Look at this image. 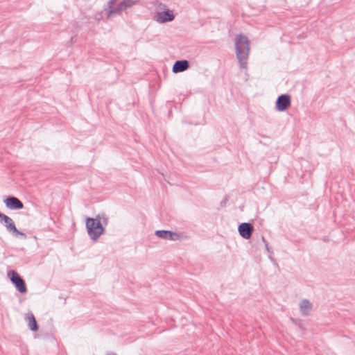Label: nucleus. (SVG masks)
Returning <instances> with one entry per match:
<instances>
[{"label": "nucleus", "instance_id": "423d86ee", "mask_svg": "<svg viewBox=\"0 0 355 355\" xmlns=\"http://www.w3.org/2000/svg\"><path fill=\"white\" fill-rule=\"evenodd\" d=\"M6 205L13 209H19L23 208L22 202L15 197H9L5 200Z\"/></svg>", "mask_w": 355, "mask_h": 355}, {"label": "nucleus", "instance_id": "6e6552de", "mask_svg": "<svg viewBox=\"0 0 355 355\" xmlns=\"http://www.w3.org/2000/svg\"><path fill=\"white\" fill-rule=\"evenodd\" d=\"M174 19V15L172 11L166 10L159 12L157 15V21L160 22H165L172 21Z\"/></svg>", "mask_w": 355, "mask_h": 355}, {"label": "nucleus", "instance_id": "39448f33", "mask_svg": "<svg viewBox=\"0 0 355 355\" xmlns=\"http://www.w3.org/2000/svg\"><path fill=\"white\" fill-rule=\"evenodd\" d=\"M253 230L254 227L250 223H244L239 226V232L241 236L245 239H248L251 237Z\"/></svg>", "mask_w": 355, "mask_h": 355}, {"label": "nucleus", "instance_id": "20e7f679", "mask_svg": "<svg viewBox=\"0 0 355 355\" xmlns=\"http://www.w3.org/2000/svg\"><path fill=\"white\" fill-rule=\"evenodd\" d=\"M290 105L291 98L288 95L280 96L276 102V107L279 111H284L288 108Z\"/></svg>", "mask_w": 355, "mask_h": 355}, {"label": "nucleus", "instance_id": "f03ea898", "mask_svg": "<svg viewBox=\"0 0 355 355\" xmlns=\"http://www.w3.org/2000/svg\"><path fill=\"white\" fill-rule=\"evenodd\" d=\"M88 233L93 239H96L103 232V228L99 220L94 218L87 220Z\"/></svg>", "mask_w": 355, "mask_h": 355}, {"label": "nucleus", "instance_id": "0eeeda50", "mask_svg": "<svg viewBox=\"0 0 355 355\" xmlns=\"http://www.w3.org/2000/svg\"><path fill=\"white\" fill-rule=\"evenodd\" d=\"M189 68V63L187 60H180L175 62L173 67L174 73H179L185 71Z\"/></svg>", "mask_w": 355, "mask_h": 355}, {"label": "nucleus", "instance_id": "9d476101", "mask_svg": "<svg viewBox=\"0 0 355 355\" xmlns=\"http://www.w3.org/2000/svg\"><path fill=\"white\" fill-rule=\"evenodd\" d=\"M27 321L28 323V326L31 330H33V331L37 330V322H36L35 318L33 314L28 315Z\"/></svg>", "mask_w": 355, "mask_h": 355}, {"label": "nucleus", "instance_id": "9b49d317", "mask_svg": "<svg viewBox=\"0 0 355 355\" xmlns=\"http://www.w3.org/2000/svg\"><path fill=\"white\" fill-rule=\"evenodd\" d=\"M155 234L159 238L168 239L171 232H169V231H157Z\"/></svg>", "mask_w": 355, "mask_h": 355}, {"label": "nucleus", "instance_id": "f257e3e1", "mask_svg": "<svg viewBox=\"0 0 355 355\" xmlns=\"http://www.w3.org/2000/svg\"><path fill=\"white\" fill-rule=\"evenodd\" d=\"M236 49L237 57L240 61L245 60L250 51L249 42L247 37L238 35L236 39Z\"/></svg>", "mask_w": 355, "mask_h": 355}, {"label": "nucleus", "instance_id": "ddd939ff", "mask_svg": "<svg viewBox=\"0 0 355 355\" xmlns=\"http://www.w3.org/2000/svg\"><path fill=\"white\" fill-rule=\"evenodd\" d=\"M180 239V236L178 234L171 232L168 239L175 241V240H178Z\"/></svg>", "mask_w": 355, "mask_h": 355}, {"label": "nucleus", "instance_id": "1a4fd4ad", "mask_svg": "<svg viewBox=\"0 0 355 355\" xmlns=\"http://www.w3.org/2000/svg\"><path fill=\"white\" fill-rule=\"evenodd\" d=\"M0 220L4 222L8 229L14 232L17 231L15 225L10 218L3 214L0 213Z\"/></svg>", "mask_w": 355, "mask_h": 355}, {"label": "nucleus", "instance_id": "7ed1b4c3", "mask_svg": "<svg viewBox=\"0 0 355 355\" xmlns=\"http://www.w3.org/2000/svg\"><path fill=\"white\" fill-rule=\"evenodd\" d=\"M8 276L11 282L15 284L17 289L21 293L26 292V287L24 281L21 279L19 275L15 271H10Z\"/></svg>", "mask_w": 355, "mask_h": 355}, {"label": "nucleus", "instance_id": "f8f14e48", "mask_svg": "<svg viewBox=\"0 0 355 355\" xmlns=\"http://www.w3.org/2000/svg\"><path fill=\"white\" fill-rule=\"evenodd\" d=\"M137 1L138 0H125L121 5V8H125L127 7L131 6L132 4Z\"/></svg>", "mask_w": 355, "mask_h": 355}]
</instances>
